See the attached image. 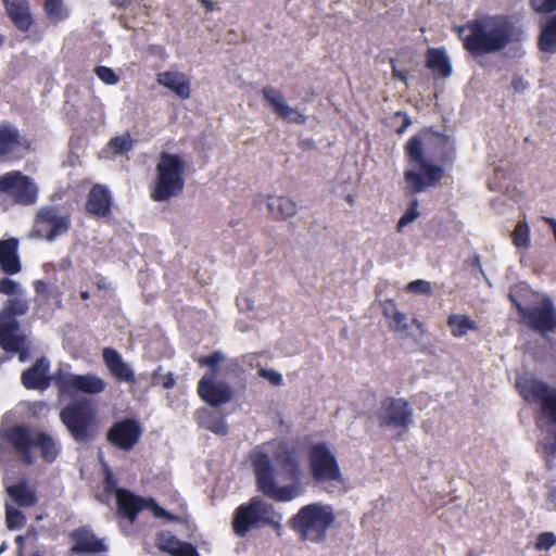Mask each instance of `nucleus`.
I'll list each match as a JSON object with an SVG mask.
<instances>
[{
    "label": "nucleus",
    "instance_id": "obj_13",
    "mask_svg": "<svg viewBox=\"0 0 556 556\" xmlns=\"http://www.w3.org/2000/svg\"><path fill=\"white\" fill-rule=\"evenodd\" d=\"M0 193L15 203L30 205L37 201L38 188L31 178L12 170L0 176Z\"/></svg>",
    "mask_w": 556,
    "mask_h": 556
},
{
    "label": "nucleus",
    "instance_id": "obj_15",
    "mask_svg": "<svg viewBox=\"0 0 556 556\" xmlns=\"http://www.w3.org/2000/svg\"><path fill=\"white\" fill-rule=\"evenodd\" d=\"M68 229V220L53 206L42 207L37 214L31 239L53 241Z\"/></svg>",
    "mask_w": 556,
    "mask_h": 556
},
{
    "label": "nucleus",
    "instance_id": "obj_62",
    "mask_svg": "<svg viewBox=\"0 0 556 556\" xmlns=\"http://www.w3.org/2000/svg\"><path fill=\"white\" fill-rule=\"evenodd\" d=\"M0 243H11V244H14V243H18V240L15 239V238L2 239V240H0Z\"/></svg>",
    "mask_w": 556,
    "mask_h": 556
},
{
    "label": "nucleus",
    "instance_id": "obj_52",
    "mask_svg": "<svg viewBox=\"0 0 556 556\" xmlns=\"http://www.w3.org/2000/svg\"><path fill=\"white\" fill-rule=\"evenodd\" d=\"M258 376L268 380L271 386L278 387L282 384V375L274 369L261 368Z\"/></svg>",
    "mask_w": 556,
    "mask_h": 556
},
{
    "label": "nucleus",
    "instance_id": "obj_23",
    "mask_svg": "<svg viewBox=\"0 0 556 556\" xmlns=\"http://www.w3.org/2000/svg\"><path fill=\"white\" fill-rule=\"evenodd\" d=\"M18 323L15 319L0 321V346L10 353H20V359L25 361L26 351L23 350L24 338L17 336Z\"/></svg>",
    "mask_w": 556,
    "mask_h": 556
},
{
    "label": "nucleus",
    "instance_id": "obj_38",
    "mask_svg": "<svg viewBox=\"0 0 556 556\" xmlns=\"http://www.w3.org/2000/svg\"><path fill=\"white\" fill-rule=\"evenodd\" d=\"M18 245H0V267L8 275L21 271V263L16 248Z\"/></svg>",
    "mask_w": 556,
    "mask_h": 556
},
{
    "label": "nucleus",
    "instance_id": "obj_49",
    "mask_svg": "<svg viewBox=\"0 0 556 556\" xmlns=\"http://www.w3.org/2000/svg\"><path fill=\"white\" fill-rule=\"evenodd\" d=\"M96 74L99 79H101L106 85H115L119 80L117 74L112 68L106 66H98L96 68Z\"/></svg>",
    "mask_w": 556,
    "mask_h": 556
},
{
    "label": "nucleus",
    "instance_id": "obj_35",
    "mask_svg": "<svg viewBox=\"0 0 556 556\" xmlns=\"http://www.w3.org/2000/svg\"><path fill=\"white\" fill-rule=\"evenodd\" d=\"M426 65L435 76L448 77L452 66L444 50L430 48L427 52Z\"/></svg>",
    "mask_w": 556,
    "mask_h": 556
},
{
    "label": "nucleus",
    "instance_id": "obj_56",
    "mask_svg": "<svg viewBox=\"0 0 556 556\" xmlns=\"http://www.w3.org/2000/svg\"><path fill=\"white\" fill-rule=\"evenodd\" d=\"M207 11L212 12L217 10L216 3L212 0H198Z\"/></svg>",
    "mask_w": 556,
    "mask_h": 556
},
{
    "label": "nucleus",
    "instance_id": "obj_53",
    "mask_svg": "<svg viewBox=\"0 0 556 556\" xmlns=\"http://www.w3.org/2000/svg\"><path fill=\"white\" fill-rule=\"evenodd\" d=\"M18 283L10 278H2L0 280V293L5 295H14L18 292Z\"/></svg>",
    "mask_w": 556,
    "mask_h": 556
},
{
    "label": "nucleus",
    "instance_id": "obj_48",
    "mask_svg": "<svg viewBox=\"0 0 556 556\" xmlns=\"http://www.w3.org/2000/svg\"><path fill=\"white\" fill-rule=\"evenodd\" d=\"M418 201L415 199L410 206L407 208V211L404 213V215L400 218L397 228L399 230H402L406 225L413 223L419 215V212L417 210Z\"/></svg>",
    "mask_w": 556,
    "mask_h": 556
},
{
    "label": "nucleus",
    "instance_id": "obj_27",
    "mask_svg": "<svg viewBox=\"0 0 556 556\" xmlns=\"http://www.w3.org/2000/svg\"><path fill=\"white\" fill-rule=\"evenodd\" d=\"M156 544L161 551L170 556H200L195 546L189 542L180 541L169 532H161L156 536Z\"/></svg>",
    "mask_w": 556,
    "mask_h": 556
},
{
    "label": "nucleus",
    "instance_id": "obj_25",
    "mask_svg": "<svg viewBox=\"0 0 556 556\" xmlns=\"http://www.w3.org/2000/svg\"><path fill=\"white\" fill-rule=\"evenodd\" d=\"M102 357L104 364L114 378L128 383L135 382L134 370L123 361L121 354L116 350L112 348L103 349Z\"/></svg>",
    "mask_w": 556,
    "mask_h": 556
},
{
    "label": "nucleus",
    "instance_id": "obj_57",
    "mask_svg": "<svg viewBox=\"0 0 556 556\" xmlns=\"http://www.w3.org/2000/svg\"><path fill=\"white\" fill-rule=\"evenodd\" d=\"M134 0H111V3L118 8H125L129 5Z\"/></svg>",
    "mask_w": 556,
    "mask_h": 556
},
{
    "label": "nucleus",
    "instance_id": "obj_6",
    "mask_svg": "<svg viewBox=\"0 0 556 556\" xmlns=\"http://www.w3.org/2000/svg\"><path fill=\"white\" fill-rule=\"evenodd\" d=\"M224 359L225 355L220 351H215L212 354L201 356L198 359V364L201 367L210 368V371L204 374L198 382V395L203 402L214 407L229 403L235 395L230 384L223 381H216L219 371L218 365Z\"/></svg>",
    "mask_w": 556,
    "mask_h": 556
},
{
    "label": "nucleus",
    "instance_id": "obj_22",
    "mask_svg": "<svg viewBox=\"0 0 556 556\" xmlns=\"http://www.w3.org/2000/svg\"><path fill=\"white\" fill-rule=\"evenodd\" d=\"M49 361L46 357L38 358L31 367L26 369L21 377L23 386L28 390H45L49 387L50 377Z\"/></svg>",
    "mask_w": 556,
    "mask_h": 556
},
{
    "label": "nucleus",
    "instance_id": "obj_10",
    "mask_svg": "<svg viewBox=\"0 0 556 556\" xmlns=\"http://www.w3.org/2000/svg\"><path fill=\"white\" fill-rule=\"evenodd\" d=\"M509 300L520 323L542 336L556 332V307L551 298L544 296L538 304L525 306L511 293Z\"/></svg>",
    "mask_w": 556,
    "mask_h": 556
},
{
    "label": "nucleus",
    "instance_id": "obj_43",
    "mask_svg": "<svg viewBox=\"0 0 556 556\" xmlns=\"http://www.w3.org/2000/svg\"><path fill=\"white\" fill-rule=\"evenodd\" d=\"M144 509H150L153 513L154 517L164 518L167 521H175L178 519L177 516L170 514L169 511L161 507L152 497H146Z\"/></svg>",
    "mask_w": 556,
    "mask_h": 556
},
{
    "label": "nucleus",
    "instance_id": "obj_17",
    "mask_svg": "<svg viewBox=\"0 0 556 556\" xmlns=\"http://www.w3.org/2000/svg\"><path fill=\"white\" fill-rule=\"evenodd\" d=\"M36 434L37 430L28 426L14 425L4 430L1 438L12 446L24 464L31 465L34 463L31 448Z\"/></svg>",
    "mask_w": 556,
    "mask_h": 556
},
{
    "label": "nucleus",
    "instance_id": "obj_4",
    "mask_svg": "<svg viewBox=\"0 0 556 556\" xmlns=\"http://www.w3.org/2000/svg\"><path fill=\"white\" fill-rule=\"evenodd\" d=\"M405 152L407 165L404 181L410 193H421L442 180L444 169L426 157L420 137L410 138L405 146Z\"/></svg>",
    "mask_w": 556,
    "mask_h": 556
},
{
    "label": "nucleus",
    "instance_id": "obj_64",
    "mask_svg": "<svg viewBox=\"0 0 556 556\" xmlns=\"http://www.w3.org/2000/svg\"><path fill=\"white\" fill-rule=\"evenodd\" d=\"M3 42H4V37L0 36V47L2 46Z\"/></svg>",
    "mask_w": 556,
    "mask_h": 556
},
{
    "label": "nucleus",
    "instance_id": "obj_7",
    "mask_svg": "<svg viewBox=\"0 0 556 556\" xmlns=\"http://www.w3.org/2000/svg\"><path fill=\"white\" fill-rule=\"evenodd\" d=\"M186 162L177 154L162 153L156 164V178L151 195L155 201H165L179 194L184 188Z\"/></svg>",
    "mask_w": 556,
    "mask_h": 556
},
{
    "label": "nucleus",
    "instance_id": "obj_46",
    "mask_svg": "<svg viewBox=\"0 0 556 556\" xmlns=\"http://www.w3.org/2000/svg\"><path fill=\"white\" fill-rule=\"evenodd\" d=\"M514 243H528L530 239V227L526 222H519L511 233Z\"/></svg>",
    "mask_w": 556,
    "mask_h": 556
},
{
    "label": "nucleus",
    "instance_id": "obj_18",
    "mask_svg": "<svg viewBox=\"0 0 556 556\" xmlns=\"http://www.w3.org/2000/svg\"><path fill=\"white\" fill-rule=\"evenodd\" d=\"M262 94L279 118L299 125L306 122L307 117L296 108L291 106L278 89L266 86L263 88Z\"/></svg>",
    "mask_w": 556,
    "mask_h": 556
},
{
    "label": "nucleus",
    "instance_id": "obj_20",
    "mask_svg": "<svg viewBox=\"0 0 556 556\" xmlns=\"http://www.w3.org/2000/svg\"><path fill=\"white\" fill-rule=\"evenodd\" d=\"M74 543L72 551L77 554H98L106 552L108 547L102 539H99L89 527L83 526L71 533Z\"/></svg>",
    "mask_w": 556,
    "mask_h": 556
},
{
    "label": "nucleus",
    "instance_id": "obj_37",
    "mask_svg": "<svg viewBox=\"0 0 556 556\" xmlns=\"http://www.w3.org/2000/svg\"><path fill=\"white\" fill-rule=\"evenodd\" d=\"M539 48L547 53H556V14L542 23Z\"/></svg>",
    "mask_w": 556,
    "mask_h": 556
},
{
    "label": "nucleus",
    "instance_id": "obj_34",
    "mask_svg": "<svg viewBox=\"0 0 556 556\" xmlns=\"http://www.w3.org/2000/svg\"><path fill=\"white\" fill-rule=\"evenodd\" d=\"M7 493L21 507H31L38 502L36 491L26 481H20L8 486Z\"/></svg>",
    "mask_w": 556,
    "mask_h": 556
},
{
    "label": "nucleus",
    "instance_id": "obj_51",
    "mask_svg": "<svg viewBox=\"0 0 556 556\" xmlns=\"http://www.w3.org/2000/svg\"><path fill=\"white\" fill-rule=\"evenodd\" d=\"M531 8L539 13L556 11V0H530Z\"/></svg>",
    "mask_w": 556,
    "mask_h": 556
},
{
    "label": "nucleus",
    "instance_id": "obj_8",
    "mask_svg": "<svg viewBox=\"0 0 556 556\" xmlns=\"http://www.w3.org/2000/svg\"><path fill=\"white\" fill-rule=\"evenodd\" d=\"M516 388L520 396L530 405L539 407L540 414L549 424L556 425V388L533 376H523L517 379ZM555 443L551 452L556 453Z\"/></svg>",
    "mask_w": 556,
    "mask_h": 556
},
{
    "label": "nucleus",
    "instance_id": "obj_41",
    "mask_svg": "<svg viewBox=\"0 0 556 556\" xmlns=\"http://www.w3.org/2000/svg\"><path fill=\"white\" fill-rule=\"evenodd\" d=\"M132 148V139L128 134H123L110 140L106 147L109 154H123Z\"/></svg>",
    "mask_w": 556,
    "mask_h": 556
},
{
    "label": "nucleus",
    "instance_id": "obj_2",
    "mask_svg": "<svg viewBox=\"0 0 556 556\" xmlns=\"http://www.w3.org/2000/svg\"><path fill=\"white\" fill-rule=\"evenodd\" d=\"M464 47L473 53H493L504 49L510 40L509 23L501 16H482L457 27Z\"/></svg>",
    "mask_w": 556,
    "mask_h": 556
},
{
    "label": "nucleus",
    "instance_id": "obj_16",
    "mask_svg": "<svg viewBox=\"0 0 556 556\" xmlns=\"http://www.w3.org/2000/svg\"><path fill=\"white\" fill-rule=\"evenodd\" d=\"M142 435V427L135 418H124L113 422L106 432V441L110 445L124 451H131Z\"/></svg>",
    "mask_w": 556,
    "mask_h": 556
},
{
    "label": "nucleus",
    "instance_id": "obj_54",
    "mask_svg": "<svg viewBox=\"0 0 556 556\" xmlns=\"http://www.w3.org/2000/svg\"><path fill=\"white\" fill-rule=\"evenodd\" d=\"M162 386H163L165 389H172V388L175 386V378H174V376H173V374H172V372H168V374L163 378Z\"/></svg>",
    "mask_w": 556,
    "mask_h": 556
},
{
    "label": "nucleus",
    "instance_id": "obj_21",
    "mask_svg": "<svg viewBox=\"0 0 556 556\" xmlns=\"http://www.w3.org/2000/svg\"><path fill=\"white\" fill-rule=\"evenodd\" d=\"M146 497L131 492L130 490H119L116 498V514L119 518L134 523L138 514L144 509Z\"/></svg>",
    "mask_w": 556,
    "mask_h": 556
},
{
    "label": "nucleus",
    "instance_id": "obj_28",
    "mask_svg": "<svg viewBox=\"0 0 556 556\" xmlns=\"http://www.w3.org/2000/svg\"><path fill=\"white\" fill-rule=\"evenodd\" d=\"M269 215L278 220L288 219L298 212V205L291 198L285 195H269L266 200Z\"/></svg>",
    "mask_w": 556,
    "mask_h": 556
},
{
    "label": "nucleus",
    "instance_id": "obj_5",
    "mask_svg": "<svg viewBox=\"0 0 556 556\" xmlns=\"http://www.w3.org/2000/svg\"><path fill=\"white\" fill-rule=\"evenodd\" d=\"M281 516L275 507L258 496L239 505L232 518V531L239 538H245L253 529L270 527L277 531L281 529Z\"/></svg>",
    "mask_w": 556,
    "mask_h": 556
},
{
    "label": "nucleus",
    "instance_id": "obj_44",
    "mask_svg": "<svg viewBox=\"0 0 556 556\" xmlns=\"http://www.w3.org/2000/svg\"><path fill=\"white\" fill-rule=\"evenodd\" d=\"M46 12L51 20H61L66 16V11L61 0H46Z\"/></svg>",
    "mask_w": 556,
    "mask_h": 556
},
{
    "label": "nucleus",
    "instance_id": "obj_55",
    "mask_svg": "<svg viewBox=\"0 0 556 556\" xmlns=\"http://www.w3.org/2000/svg\"><path fill=\"white\" fill-rule=\"evenodd\" d=\"M96 286L99 290H108L110 287V283L108 282L106 278L103 276H98Z\"/></svg>",
    "mask_w": 556,
    "mask_h": 556
},
{
    "label": "nucleus",
    "instance_id": "obj_19",
    "mask_svg": "<svg viewBox=\"0 0 556 556\" xmlns=\"http://www.w3.org/2000/svg\"><path fill=\"white\" fill-rule=\"evenodd\" d=\"M28 149L27 141L10 124L0 125V159L11 161L20 159Z\"/></svg>",
    "mask_w": 556,
    "mask_h": 556
},
{
    "label": "nucleus",
    "instance_id": "obj_12",
    "mask_svg": "<svg viewBox=\"0 0 556 556\" xmlns=\"http://www.w3.org/2000/svg\"><path fill=\"white\" fill-rule=\"evenodd\" d=\"M376 417L381 428H394L405 432L413 424V408L403 397L387 396L381 401Z\"/></svg>",
    "mask_w": 556,
    "mask_h": 556
},
{
    "label": "nucleus",
    "instance_id": "obj_9",
    "mask_svg": "<svg viewBox=\"0 0 556 556\" xmlns=\"http://www.w3.org/2000/svg\"><path fill=\"white\" fill-rule=\"evenodd\" d=\"M60 419L78 443L91 441L97 432V410L87 399L73 401L60 412Z\"/></svg>",
    "mask_w": 556,
    "mask_h": 556
},
{
    "label": "nucleus",
    "instance_id": "obj_59",
    "mask_svg": "<svg viewBox=\"0 0 556 556\" xmlns=\"http://www.w3.org/2000/svg\"><path fill=\"white\" fill-rule=\"evenodd\" d=\"M393 75L403 81L406 80L405 74L403 72L399 71L394 65H393Z\"/></svg>",
    "mask_w": 556,
    "mask_h": 556
},
{
    "label": "nucleus",
    "instance_id": "obj_60",
    "mask_svg": "<svg viewBox=\"0 0 556 556\" xmlns=\"http://www.w3.org/2000/svg\"><path fill=\"white\" fill-rule=\"evenodd\" d=\"M412 325L416 326V328H417L418 330H420L421 332H424V330H425V325H424V323L419 321V320H418V319H416V318H412Z\"/></svg>",
    "mask_w": 556,
    "mask_h": 556
},
{
    "label": "nucleus",
    "instance_id": "obj_36",
    "mask_svg": "<svg viewBox=\"0 0 556 556\" xmlns=\"http://www.w3.org/2000/svg\"><path fill=\"white\" fill-rule=\"evenodd\" d=\"M446 325L450 327L451 334L454 338L465 337L469 331H477L479 329L477 323L466 314H450Z\"/></svg>",
    "mask_w": 556,
    "mask_h": 556
},
{
    "label": "nucleus",
    "instance_id": "obj_63",
    "mask_svg": "<svg viewBox=\"0 0 556 556\" xmlns=\"http://www.w3.org/2000/svg\"><path fill=\"white\" fill-rule=\"evenodd\" d=\"M80 299L84 300V301L90 299V293L88 291H81L80 292Z\"/></svg>",
    "mask_w": 556,
    "mask_h": 556
},
{
    "label": "nucleus",
    "instance_id": "obj_47",
    "mask_svg": "<svg viewBox=\"0 0 556 556\" xmlns=\"http://www.w3.org/2000/svg\"><path fill=\"white\" fill-rule=\"evenodd\" d=\"M554 545H556V535L553 532H542L538 535L534 546L538 551H548Z\"/></svg>",
    "mask_w": 556,
    "mask_h": 556
},
{
    "label": "nucleus",
    "instance_id": "obj_32",
    "mask_svg": "<svg viewBox=\"0 0 556 556\" xmlns=\"http://www.w3.org/2000/svg\"><path fill=\"white\" fill-rule=\"evenodd\" d=\"M36 296L41 304H53L55 307H62V291L55 283L38 279L33 282Z\"/></svg>",
    "mask_w": 556,
    "mask_h": 556
},
{
    "label": "nucleus",
    "instance_id": "obj_58",
    "mask_svg": "<svg viewBox=\"0 0 556 556\" xmlns=\"http://www.w3.org/2000/svg\"><path fill=\"white\" fill-rule=\"evenodd\" d=\"M548 502L556 509V486L549 492V494H548Z\"/></svg>",
    "mask_w": 556,
    "mask_h": 556
},
{
    "label": "nucleus",
    "instance_id": "obj_31",
    "mask_svg": "<svg viewBox=\"0 0 556 556\" xmlns=\"http://www.w3.org/2000/svg\"><path fill=\"white\" fill-rule=\"evenodd\" d=\"M111 198L102 186H94L88 197L87 210L97 216H105L110 211Z\"/></svg>",
    "mask_w": 556,
    "mask_h": 556
},
{
    "label": "nucleus",
    "instance_id": "obj_50",
    "mask_svg": "<svg viewBox=\"0 0 556 556\" xmlns=\"http://www.w3.org/2000/svg\"><path fill=\"white\" fill-rule=\"evenodd\" d=\"M103 489L104 492L109 495L114 494L115 497H118V491L125 490L124 488H119L117 484L116 478L113 476V473L106 469L104 481H103Z\"/></svg>",
    "mask_w": 556,
    "mask_h": 556
},
{
    "label": "nucleus",
    "instance_id": "obj_42",
    "mask_svg": "<svg viewBox=\"0 0 556 556\" xmlns=\"http://www.w3.org/2000/svg\"><path fill=\"white\" fill-rule=\"evenodd\" d=\"M26 523L25 515L17 508L5 505V525L9 530L22 529Z\"/></svg>",
    "mask_w": 556,
    "mask_h": 556
},
{
    "label": "nucleus",
    "instance_id": "obj_24",
    "mask_svg": "<svg viewBox=\"0 0 556 556\" xmlns=\"http://www.w3.org/2000/svg\"><path fill=\"white\" fill-rule=\"evenodd\" d=\"M417 137L421 138L422 147L432 150L431 155L442 162L451 161L454 153V141L445 135L425 131Z\"/></svg>",
    "mask_w": 556,
    "mask_h": 556
},
{
    "label": "nucleus",
    "instance_id": "obj_26",
    "mask_svg": "<svg viewBox=\"0 0 556 556\" xmlns=\"http://www.w3.org/2000/svg\"><path fill=\"white\" fill-rule=\"evenodd\" d=\"M156 81L185 100L190 97V80L186 74L177 71H165L157 74Z\"/></svg>",
    "mask_w": 556,
    "mask_h": 556
},
{
    "label": "nucleus",
    "instance_id": "obj_3",
    "mask_svg": "<svg viewBox=\"0 0 556 556\" xmlns=\"http://www.w3.org/2000/svg\"><path fill=\"white\" fill-rule=\"evenodd\" d=\"M336 523V513L330 504L320 502L303 505L288 521L301 541L324 543Z\"/></svg>",
    "mask_w": 556,
    "mask_h": 556
},
{
    "label": "nucleus",
    "instance_id": "obj_1",
    "mask_svg": "<svg viewBox=\"0 0 556 556\" xmlns=\"http://www.w3.org/2000/svg\"><path fill=\"white\" fill-rule=\"evenodd\" d=\"M255 475L256 488L263 495L276 502H290L303 493L301 484V467L294 453L285 444L274 453V459L279 465L278 475L289 484L278 485L276 471L270 456L264 452L254 450L250 456Z\"/></svg>",
    "mask_w": 556,
    "mask_h": 556
},
{
    "label": "nucleus",
    "instance_id": "obj_11",
    "mask_svg": "<svg viewBox=\"0 0 556 556\" xmlns=\"http://www.w3.org/2000/svg\"><path fill=\"white\" fill-rule=\"evenodd\" d=\"M307 459L309 471L315 482H341L343 480L338 459L327 443H314L309 447Z\"/></svg>",
    "mask_w": 556,
    "mask_h": 556
},
{
    "label": "nucleus",
    "instance_id": "obj_29",
    "mask_svg": "<svg viewBox=\"0 0 556 556\" xmlns=\"http://www.w3.org/2000/svg\"><path fill=\"white\" fill-rule=\"evenodd\" d=\"M382 315L388 321L391 331L408 334L409 324L406 314L402 313L393 300H386L382 305Z\"/></svg>",
    "mask_w": 556,
    "mask_h": 556
},
{
    "label": "nucleus",
    "instance_id": "obj_40",
    "mask_svg": "<svg viewBox=\"0 0 556 556\" xmlns=\"http://www.w3.org/2000/svg\"><path fill=\"white\" fill-rule=\"evenodd\" d=\"M28 309V303L20 298H11L7 301L2 312L3 319H14L17 315H24Z\"/></svg>",
    "mask_w": 556,
    "mask_h": 556
},
{
    "label": "nucleus",
    "instance_id": "obj_14",
    "mask_svg": "<svg viewBox=\"0 0 556 556\" xmlns=\"http://www.w3.org/2000/svg\"><path fill=\"white\" fill-rule=\"evenodd\" d=\"M53 379L59 390L70 395L77 393L99 394L106 387L105 381L93 374L74 375L59 371Z\"/></svg>",
    "mask_w": 556,
    "mask_h": 556
},
{
    "label": "nucleus",
    "instance_id": "obj_30",
    "mask_svg": "<svg viewBox=\"0 0 556 556\" xmlns=\"http://www.w3.org/2000/svg\"><path fill=\"white\" fill-rule=\"evenodd\" d=\"M7 12L16 27L26 31L31 25L27 0H3Z\"/></svg>",
    "mask_w": 556,
    "mask_h": 556
},
{
    "label": "nucleus",
    "instance_id": "obj_61",
    "mask_svg": "<svg viewBox=\"0 0 556 556\" xmlns=\"http://www.w3.org/2000/svg\"><path fill=\"white\" fill-rule=\"evenodd\" d=\"M410 125V119L408 117H405V121H404V124L403 126H401V128H399L397 132L399 134H402L405 131V129Z\"/></svg>",
    "mask_w": 556,
    "mask_h": 556
},
{
    "label": "nucleus",
    "instance_id": "obj_33",
    "mask_svg": "<svg viewBox=\"0 0 556 556\" xmlns=\"http://www.w3.org/2000/svg\"><path fill=\"white\" fill-rule=\"evenodd\" d=\"M195 418L199 426L203 429L220 435L227 434L228 432V426L224 416L216 412L204 408L197 412Z\"/></svg>",
    "mask_w": 556,
    "mask_h": 556
},
{
    "label": "nucleus",
    "instance_id": "obj_39",
    "mask_svg": "<svg viewBox=\"0 0 556 556\" xmlns=\"http://www.w3.org/2000/svg\"><path fill=\"white\" fill-rule=\"evenodd\" d=\"M34 447L39 448L41 457L48 463H52L58 456L53 439L45 432L37 431Z\"/></svg>",
    "mask_w": 556,
    "mask_h": 556
},
{
    "label": "nucleus",
    "instance_id": "obj_45",
    "mask_svg": "<svg viewBox=\"0 0 556 556\" xmlns=\"http://www.w3.org/2000/svg\"><path fill=\"white\" fill-rule=\"evenodd\" d=\"M406 291L410 292V293H416V294L431 295L432 287L429 281L422 280V279H417V280L409 282L406 286Z\"/></svg>",
    "mask_w": 556,
    "mask_h": 556
}]
</instances>
